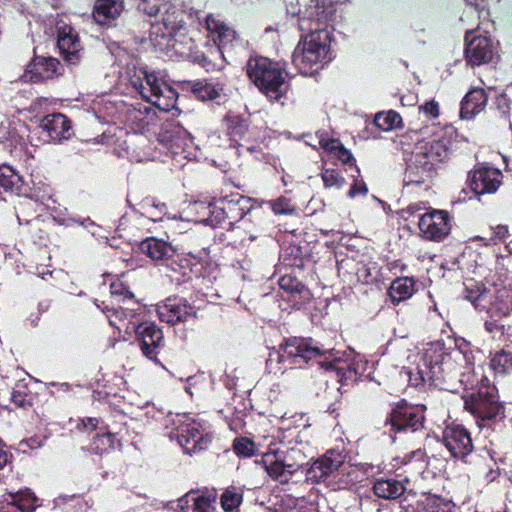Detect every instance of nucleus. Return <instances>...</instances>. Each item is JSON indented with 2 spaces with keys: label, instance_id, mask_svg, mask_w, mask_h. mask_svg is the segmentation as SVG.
<instances>
[{
  "label": "nucleus",
  "instance_id": "0e129e2a",
  "mask_svg": "<svg viewBox=\"0 0 512 512\" xmlns=\"http://www.w3.org/2000/svg\"><path fill=\"white\" fill-rule=\"evenodd\" d=\"M341 307V303L338 300L323 299L317 302V309L321 311V317L330 316L329 309H337Z\"/></svg>",
  "mask_w": 512,
  "mask_h": 512
},
{
  "label": "nucleus",
  "instance_id": "c03bdc74",
  "mask_svg": "<svg viewBox=\"0 0 512 512\" xmlns=\"http://www.w3.org/2000/svg\"><path fill=\"white\" fill-rule=\"evenodd\" d=\"M496 117L499 118L503 125L512 126L510 121L512 101L507 94H499L496 96L493 105L491 107Z\"/></svg>",
  "mask_w": 512,
  "mask_h": 512
},
{
  "label": "nucleus",
  "instance_id": "412c9836",
  "mask_svg": "<svg viewBox=\"0 0 512 512\" xmlns=\"http://www.w3.org/2000/svg\"><path fill=\"white\" fill-rule=\"evenodd\" d=\"M135 337L142 354L154 362H158L160 348L164 345L162 329L155 322H138L135 326Z\"/></svg>",
  "mask_w": 512,
  "mask_h": 512
},
{
  "label": "nucleus",
  "instance_id": "f257e3e1",
  "mask_svg": "<svg viewBox=\"0 0 512 512\" xmlns=\"http://www.w3.org/2000/svg\"><path fill=\"white\" fill-rule=\"evenodd\" d=\"M466 355L456 346L455 339L436 340L426 344L419 353L416 366L409 372V383L416 388L425 386L454 391L462 375Z\"/></svg>",
  "mask_w": 512,
  "mask_h": 512
},
{
  "label": "nucleus",
  "instance_id": "72a5a7b5",
  "mask_svg": "<svg viewBox=\"0 0 512 512\" xmlns=\"http://www.w3.org/2000/svg\"><path fill=\"white\" fill-rule=\"evenodd\" d=\"M102 433H97L90 444L92 452L98 455L109 454L122 448V442L117 432H111L108 425L101 427Z\"/></svg>",
  "mask_w": 512,
  "mask_h": 512
},
{
  "label": "nucleus",
  "instance_id": "393cba45",
  "mask_svg": "<svg viewBox=\"0 0 512 512\" xmlns=\"http://www.w3.org/2000/svg\"><path fill=\"white\" fill-rule=\"evenodd\" d=\"M206 29L211 34L214 44L217 46L218 52L226 61L225 54H231L234 43L237 41V34L234 29L226 25L223 21L215 18L212 14L206 17Z\"/></svg>",
  "mask_w": 512,
  "mask_h": 512
},
{
  "label": "nucleus",
  "instance_id": "20e7f679",
  "mask_svg": "<svg viewBox=\"0 0 512 512\" xmlns=\"http://www.w3.org/2000/svg\"><path fill=\"white\" fill-rule=\"evenodd\" d=\"M244 69L249 81L271 103L279 102L286 96L288 88L286 62L256 55L247 60Z\"/></svg>",
  "mask_w": 512,
  "mask_h": 512
},
{
  "label": "nucleus",
  "instance_id": "5701e85b",
  "mask_svg": "<svg viewBox=\"0 0 512 512\" xmlns=\"http://www.w3.org/2000/svg\"><path fill=\"white\" fill-rule=\"evenodd\" d=\"M208 255L209 250L203 247L197 253L188 252L187 254L177 255V259L172 261V270L182 275V279H176L177 283H188L193 278L199 279L203 275L205 261L202 255Z\"/></svg>",
  "mask_w": 512,
  "mask_h": 512
},
{
  "label": "nucleus",
  "instance_id": "09e8293b",
  "mask_svg": "<svg viewBox=\"0 0 512 512\" xmlns=\"http://www.w3.org/2000/svg\"><path fill=\"white\" fill-rule=\"evenodd\" d=\"M374 124L382 131H391L402 125V117L396 111L379 112L374 117Z\"/></svg>",
  "mask_w": 512,
  "mask_h": 512
},
{
  "label": "nucleus",
  "instance_id": "680f3d73",
  "mask_svg": "<svg viewBox=\"0 0 512 512\" xmlns=\"http://www.w3.org/2000/svg\"><path fill=\"white\" fill-rule=\"evenodd\" d=\"M141 72H147V68H135L132 74H130V83L140 95L146 93Z\"/></svg>",
  "mask_w": 512,
  "mask_h": 512
},
{
  "label": "nucleus",
  "instance_id": "ea45409f",
  "mask_svg": "<svg viewBox=\"0 0 512 512\" xmlns=\"http://www.w3.org/2000/svg\"><path fill=\"white\" fill-rule=\"evenodd\" d=\"M244 490L238 486H228L220 495V506L224 512H234L243 502Z\"/></svg>",
  "mask_w": 512,
  "mask_h": 512
},
{
  "label": "nucleus",
  "instance_id": "f704fd0d",
  "mask_svg": "<svg viewBox=\"0 0 512 512\" xmlns=\"http://www.w3.org/2000/svg\"><path fill=\"white\" fill-rule=\"evenodd\" d=\"M123 10L122 0H97L93 7V18L100 25L117 19Z\"/></svg>",
  "mask_w": 512,
  "mask_h": 512
},
{
  "label": "nucleus",
  "instance_id": "473e14b6",
  "mask_svg": "<svg viewBox=\"0 0 512 512\" xmlns=\"http://www.w3.org/2000/svg\"><path fill=\"white\" fill-rule=\"evenodd\" d=\"M417 291V280L413 276H402L394 279L389 288L388 295L395 305L410 299Z\"/></svg>",
  "mask_w": 512,
  "mask_h": 512
},
{
  "label": "nucleus",
  "instance_id": "6e6d98bb",
  "mask_svg": "<svg viewBox=\"0 0 512 512\" xmlns=\"http://www.w3.org/2000/svg\"><path fill=\"white\" fill-rule=\"evenodd\" d=\"M261 144L262 142H260L258 139H254L252 136L251 138L248 139L247 142L243 143L240 146V152L238 153L239 155H241L244 151H246L258 161L265 160L266 156Z\"/></svg>",
  "mask_w": 512,
  "mask_h": 512
},
{
  "label": "nucleus",
  "instance_id": "6e6552de",
  "mask_svg": "<svg viewBox=\"0 0 512 512\" xmlns=\"http://www.w3.org/2000/svg\"><path fill=\"white\" fill-rule=\"evenodd\" d=\"M261 463L267 474L280 484L289 483L292 475L307 465L304 452L298 447L287 451H268L262 455Z\"/></svg>",
  "mask_w": 512,
  "mask_h": 512
},
{
  "label": "nucleus",
  "instance_id": "c756f323",
  "mask_svg": "<svg viewBox=\"0 0 512 512\" xmlns=\"http://www.w3.org/2000/svg\"><path fill=\"white\" fill-rule=\"evenodd\" d=\"M488 101V95L483 88L475 87L470 89L461 101V119L471 120L482 112Z\"/></svg>",
  "mask_w": 512,
  "mask_h": 512
},
{
  "label": "nucleus",
  "instance_id": "bb28decb",
  "mask_svg": "<svg viewBox=\"0 0 512 512\" xmlns=\"http://www.w3.org/2000/svg\"><path fill=\"white\" fill-rule=\"evenodd\" d=\"M40 127L47 133L49 140L55 143L68 140L74 134L70 119L62 113L46 115Z\"/></svg>",
  "mask_w": 512,
  "mask_h": 512
},
{
  "label": "nucleus",
  "instance_id": "9d476101",
  "mask_svg": "<svg viewBox=\"0 0 512 512\" xmlns=\"http://www.w3.org/2000/svg\"><path fill=\"white\" fill-rule=\"evenodd\" d=\"M440 442L447 449L452 459L464 464L472 463L471 458L476 449L472 433L464 424L456 421L447 424L442 431Z\"/></svg>",
  "mask_w": 512,
  "mask_h": 512
},
{
  "label": "nucleus",
  "instance_id": "a211bd4d",
  "mask_svg": "<svg viewBox=\"0 0 512 512\" xmlns=\"http://www.w3.org/2000/svg\"><path fill=\"white\" fill-rule=\"evenodd\" d=\"M176 431L177 441L188 455L207 450L213 440V435L195 420L180 425Z\"/></svg>",
  "mask_w": 512,
  "mask_h": 512
},
{
  "label": "nucleus",
  "instance_id": "79ce46f5",
  "mask_svg": "<svg viewBox=\"0 0 512 512\" xmlns=\"http://www.w3.org/2000/svg\"><path fill=\"white\" fill-rule=\"evenodd\" d=\"M177 97V91L165 82L161 86L160 91L156 93V97L152 100L151 104L159 110L169 112L175 107Z\"/></svg>",
  "mask_w": 512,
  "mask_h": 512
},
{
  "label": "nucleus",
  "instance_id": "603ef678",
  "mask_svg": "<svg viewBox=\"0 0 512 512\" xmlns=\"http://www.w3.org/2000/svg\"><path fill=\"white\" fill-rule=\"evenodd\" d=\"M263 204L269 206L275 215H292L296 212V207L290 198L280 196L274 200L263 201Z\"/></svg>",
  "mask_w": 512,
  "mask_h": 512
},
{
  "label": "nucleus",
  "instance_id": "a878e982",
  "mask_svg": "<svg viewBox=\"0 0 512 512\" xmlns=\"http://www.w3.org/2000/svg\"><path fill=\"white\" fill-rule=\"evenodd\" d=\"M215 489L191 490L178 500L181 512H215Z\"/></svg>",
  "mask_w": 512,
  "mask_h": 512
},
{
  "label": "nucleus",
  "instance_id": "37998d69",
  "mask_svg": "<svg viewBox=\"0 0 512 512\" xmlns=\"http://www.w3.org/2000/svg\"><path fill=\"white\" fill-rule=\"evenodd\" d=\"M489 366L495 374L505 375L510 373L512 371V351L501 349L491 354Z\"/></svg>",
  "mask_w": 512,
  "mask_h": 512
},
{
  "label": "nucleus",
  "instance_id": "9b49d317",
  "mask_svg": "<svg viewBox=\"0 0 512 512\" xmlns=\"http://www.w3.org/2000/svg\"><path fill=\"white\" fill-rule=\"evenodd\" d=\"M164 13L161 22L151 25L150 41L155 48L164 50L171 46V40L180 31L184 24V11L172 3L163 4ZM175 46V44H172Z\"/></svg>",
  "mask_w": 512,
  "mask_h": 512
},
{
  "label": "nucleus",
  "instance_id": "aec40b11",
  "mask_svg": "<svg viewBox=\"0 0 512 512\" xmlns=\"http://www.w3.org/2000/svg\"><path fill=\"white\" fill-rule=\"evenodd\" d=\"M223 133L231 148L240 152V146L253 136L250 119L242 114L228 111L221 121Z\"/></svg>",
  "mask_w": 512,
  "mask_h": 512
},
{
  "label": "nucleus",
  "instance_id": "4c0bfd02",
  "mask_svg": "<svg viewBox=\"0 0 512 512\" xmlns=\"http://www.w3.org/2000/svg\"><path fill=\"white\" fill-rule=\"evenodd\" d=\"M304 17L315 22V28H321L322 24H326L333 14V8L331 4L327 3V0H309V3L305 6Z\"/></svg>",
  "mask_w": 512,
  "mask_h": 512
},
{
  "label": "nucleus",
  "instance_id": "e433bc0d",
  "mask_svg": "<svg viewBox=\"0 0 512 512\" xmlns=\"http://www.w3.org/2000/svg\"><path fill=\"white\" fill-rule=\"evenodd\" d=\"M280 260L286 268L303 270L308 261L307 245L290 243L283 248Z\"/></svg>",
  "mask_w": 512,
  "mask_h": 512
},
{
  "label": "nucleus",
  "instance_id": "e2e57ef3",
  "mask_svg": "<svg viewBox=\"0 0 512 512\" xmlns=\"http://www.w3.org/2000/svg\"><path fill=\"white\" fill-rule=\"evenodd\" d=\"M63 503H68L70 501L76 502L78 508V512H86L91 506L88 501L85 500L84 496L81 494H73V495H63L60 497Z\"/></svg>",
  "mask_w": 512,
  "mask_h": 512
},
{
  "label": "nucleus",
  "instance_id": "cd10ccee",
  "mask_svg": "<svg viewBox=\"0 0 512 512\" xmlns=\"http://www.w3.org/2000/svg\"><path fill=\"white\" fill-rule=\"evenodd\" d=\"M57 46L63 59L72 65L79 61L81 42L73 27L65 25L58 29Z\"/></svg>",
  "mask_w": 512,
  "mask_h": 512
},
{
  "label": "nucleus",
  "instance_id": "a18cd8bd",
  "mask_svg": "<svg viewBox=\"0 0 512 512\" xmlns=\"http://www.w3.org/2000/svg\"><path fill=\"white\" fill-rule=\"evenodd\" d=\"M510 237V228L507 224H496L490 225L489 237L486 239L493 245L504 244L506 251L511 254L512 248L510 247V243L507 242Z\"/></svg>",
  "mask_w": 512,
  "mask_h": 512
},
{
  "label": "nucleus",
  "instance_id": "864d4df0",
  "mask_svg": "<svg viewBox=\"0 0 512 512\" xmlns=\"http://www.w3.org/2000/svg\"><path fill=\"white\" fill-rule=\"evenodd\" d=\"M321 178L325 188L341 189L346 184V180L340 172L332 168L322 169Z\"/></svg>",
  "mask_w": 512,
  "mask_h": 512
},
{
  "label": "nucleus",
  "instance_id": "c9c22d12",
  "mask_svg": "<svg viewBox=\"0 0 512 512\" xmlns=\"http://www.w3.org/2000/svg\"><path fill=\"white\" fill-rule=\"evenodd\" d=\"M10 400L15 408L27 410L38 402V394L32 391L27 382L20 380L11 388Z\"/></svg>",
  "mask_w": 512,
  "mask_h": 512
},
{
  "label": "nucleus",
  "instance_id": "f03ea898",
  "mask_svg": "<svg viewBox=\"0 0 512 512\" xmlns=\"http://www.w3.org/2000/svg\"><path fill=\"white\" fill-rule=\"evenodd\" d=\"M281 358L299 368L319 365L334 372L341 385H352L363 376L365 364L354 358H344V352L326 347L311 337H289L280 344Z\"/></svg>",
  "mask_w": 512,
  "mask_h": 512
},
{
  "label": "nucleus",
  "instance_id": "b1692460",
  "mask_svg": "<svg viewBox=\"0 0 512 512\" xmlns=\"http://www.w3.org/2000/svg\"><path fill=\"white\" fill-rule=\"evenodd\" d=\"M60 67V61L54 57L34 55L22 77L27 82L42 83L58 77L61 74Z\"/></svg>",
  "mask_w": 512,
  "mask_h": 512
},
{
  "label": "nucleus",
  "instance_id": "2f4dec72",
  "mask_svg": "<svg viewBox=\"0 0 512 512\" xmlns=\"http://www.w3.org/2000/svg\"><path fill=\"white\" fill-rule=\"evenodd\" d=\"M140 251L155 261H167L173 258L175 249L162 239L148 237L140 243Z\"/></svg>",
  "mask_w": 512,
  "mask_h": 512
},
{
  "label": "nucleus",
  "instance_id": "4be33fe9",
  "mask_svg": "<svg viewBox=\"0 0 512 512\" xmlns=\"http://www.w3.org/2000/svg\"><path fill=\"white\" fill-rule=\"evenodd\" d=\"M345 458L342 450H327L311 464L307 470V478L315 483L326 482L344 464Z\"/></svg>",
  "mask_w": 512,
  "mask_h": 512
},
{
  "label": "nucleus",
  "instance_id": "1a4fd4ad",
  "mask_svg": "<svg viewBox=\"0 0 512 512\" xmlns=\"http://www.w3.org/2000/svg\"><path fill=\"white\" fill-rule=\"evenodd\" d=\"M426 406L413 404L406 399L395 402L385 419L391 434H408L422 431L426 423Z\"/></svg>",
  "mask_w": 512,
  "mask_h": 512
},
{
  "label": "nucleus",
  "instance_id": "6ab92c4d",
  "mask_svg": "<svg viewBox=\"0 0 512 512\" xmlns=\"http://www.w3.org/2000/svg\"><path fill=\"white\" fill-rule=\"evenodd\" d=\"M467 183L476 196L494 194L503 183L500 169L479 164L468 172Z\"/></svg>",
  "mask_w": 512,
  "mask_h": 512
},
{
  "label": "nucleus",
  "instance_id": "58836bf2",
  "mask_svg": "<svg viewBox=\"0 0 512 512\" xmlns=\"http://www.w3.org/2000/svg\"><path fill=\"white\" fill-rule=\"evenodd\" d=\"M23 178L12 167L0 166V187L7 192L20 194L22 192Z\"/></svg>",
  "mask_w": 512,
  "mask_h": 512
},
{
  "label": "nucleus",
  "instance_id": "052dcab7",
  "mask_svg": "<svg viewBox=\"0 0 512 512\" xmlns=\"http://www.w3.org/2000/svg\"><path fill=\"white\" fill-rule=\"evenodd\" d=\"M419 111L428 119L433 120L438 118L440 114L439 103L432 99L426 101L424 104L419 106Z\"/></svg>",
  "mask_w": 512,
  "mask_h": 512
},
{
  "label": "nucleus",
  "instance_id": "49530a36",
  "mask_svg": "<svg viewBox=\"0 0 512 512\" xmlns=\"http://www.w3.org/2000/svg\"><path fill=\"white\" fill-rule=\"evenodd\" d=\"M358 280L363 284L372 285L380 281L381 278V267L377 262L370 261L366 264L361 265L356 272Z\"/></svg>",
  "mask_w": 512,
  "mask_h": 512
},
{
  "label": "nucleus",
  "instance_id": "338daca9",
  "mask_svg": "<svg viewBox=\"0 0 512 512\" xmlns=\"http://www.w3.org/2000/svg\"><path fill=\"white\" fill-rule=\"evenodd\" d=\"M100 419L96 417H86L80 420L77 428L84 431H94L98 428Z\"/></svg>",
  "mask_w": 512,
  "mask_h": 512
},
{
  "label": "nucleus",
  "instance_id": "a19ab883",
  "mask_svg": "<svg viewBox=\"0 0 512 512\" xmlns=\"http://www.w3.org/2000/svg\"><path fill=\"white\" fill-rule=\"evenodd\" d=\"M328 151L326 152L329 156H332L339 160L345 166H354L357 174H360L359 168L356 166V159L349 149H347L340 139L331 141L329 144L326 143Z\"/></svg>",
  "mask_w": 512,
  "mask_h": 512
},
{
  "label": "nucleus",
  "instance_id": "0eeeda50",
  "mask_svg": "<svg viewBox=\"0 0 512 512\" xmlns=\"http://www.w3.org/2000/svg\"><path fill=\"white\" fill-rule=\"evenodd\" d=\"M256 201L239 193L222 197L209 203L207 224L213 227L231 229L245 215L251 212Z\"/></svg>",
  "mask_w": 512,
  "mask_h": 512
},
{
  "label": "nucleus",
  "instance_id": "8fccbe9b",
  "mask_svg": "<svg viewBox=\"0 0 512 512\" xmlns=\"http://www.w3.org/2000/svg\"><path fill=\"white\" fill-rule=\"evenodd\" d=\"M142 78L144 79L145 92L141 94V97L148 102L156 97V93L160 91L161 86L165 83L162 79L158 78L155 72H141Z\"/></svg>",
  "mask_w": 512,
  "mask_h": 512
},
{
  "label": "nucleus",
  "instance_id": "f8f14e48",
  "mask_svg": "<svg viewBox=\"0 0 512 512\" xmlns=\"http://www.w3.org/2000/svg\"><path fill=\"white\" fill-rule=\"evenodd\" d=\"M210 304L204 307L192 305L186 298L179 295L167 297L165 300L148 307L150 312H146V319L156 313L159 320H187L188 318H204V312L212 308Z\"/></svg>",
  "mask_w": 512,
  "mask_h": 512
},
{
  "label": "nucleus",
  "instance_id": "3c124183",
  "mask_svg": "<svg viewBox=\"0 0 512 512\" xmlns=\"http://www.w3.org/2000/svg\"><path fill=\"white\" fill-rule=\"evenodd\" d=\"M232 448L234 453L240 458H250L256 454V443L244 436L236 437L233 440Z\"/></svg>",
  "mask_w": 512,
  "mask_h": 512
},
{
  "label": "nucleus",
  "instance_id": "dca6fc26",
  "mask_svg": "<svg viewBox=\"0 0 512 512\" xmlns=\"http://www.w3.org/2000/svg\"><path fill=\"white\" fill-rule=\"evenodd\" d=\"M418 227L425 240L442 242L451 232L452 218L446 210L431 209L420 215Z\"/></svg>",
  "mask_w": 512,
  "mask_h": 512
},
{
  "label": "nucleus",
  "instance_id": "13d9d810",
  "mask_svg": "<svg viewBox=\"0 0 512 512\" xmlns=\"http://www.w3.org/2000/svg\"><path fill=\"white\" fill-rule=\"evenodd\" d=\"M412 462L419 463L420 468L425 466L427 463V454L425 449L419 448L404 455L402 464L407 465Z\"/></svg>",
  "mask_w": 512,
  "mask_h": 512
},
{
  "label": "nucleus",
  "instance_id": "5fc2aeb1",
  "mask_svg": "<svg viewBox=\"0 0 512 512\" xmlns=\"http://www.w3.org/2000/svg\"><path fill=\"white\" fill-rule=\"evenodd\" d=\"M464 297L471 301L473 304H476L477 301L481 300L486 288L484 284L475 281L474 279H468L464 283Z\"/></svg>",
  "mask_w": 512,
  "mask_h": 512
},
{
  "label": "nucleus",
  "instance_id": "c85d7f7f",
  "mask_svg": "<svg viewBox=\"0 0 512 512\" xmlns=\"http://www.w3.org/2000/svg\"><path fill=\"white\" fill-rule=\"evenodd\" d=\"M419 494L424 499L416 501L414 506H408L404 512H452V502L433 492V489H421Z\"/></svg>",
  "mask_w": 512,
  "mask_h": 512
},
{
  "label": "nucleus",
  "instance_id": "4468645a",
  "mask_svg": "<svg viewBox=\"0 0 512 512\" xmlns=\"http://www.w3.org/2000/svg\"><path fill=\"white\" fill-rule=\"evenodd\" d=\"M178 87L183 93L201 102L219 103L228 97L226 81L220 78L183 80L178 83Z\"/></svg>",
  "mask_w": 512,
  "mask_h": 512
},
{
  "label": "nucleus",
  "instance_id": "f3484780",
  "mask_svg": "<svg viewBox=\"0 0 512 512\" xmlns=\"http://www.w3.org/2000/svg\"><path fill=\"white\" fill-rule=\"evenodd\" d=\"M494 46L490 37L476 35L474 29H469L464 36V58L472 68L488 64L493 60Z\"/></svg>",
  "mask_w": 512,
  "mask_h": 512
},
{
  "label": "nucleus",
  "instance_id": "bf43d9fd",
  "mask_svg": "<svg viewBox=\"0 0 512 512\" xmlns=\"http://www.w3.org/2000/svg\"><path fill=\"white\" fill-rule=\"evenodd\" d=\"M28 216H32V218L34 216H38L33 208V203L30 200H26L19 204L17 219L21 228L24 226L25 220H29Z\"/></svg>",
  "mask_w": 512,
  "mask_h": 512
},
{
  "label": "nucleus",
  "instance_id": "7ed1b4c3",
  "mask_svg": "<svg viewBox=\"0 0 512 512\" xmlns=\"http://www.w3.org/2000/svg\"><path fill=\"white\" fill-rule=\"evenodd\" d=\"M452 148V133L447 131L418 142L407 162L405 185L419 186L429 182L437 174V166L450 158Z\"/></svg>",
  "mask_w": 512,
  "mask_h": 512
},
{
  "label": "nucleus",
  "instance_id": "4d7b16f0",
  "mask_svg": "<svg viewBox=\"0 0 512 512\" xmlns=\"http://www.w3.org/2000/svg\"><path fill=\"white\" fill-rule=\"evenodd\" d=\"M164 3V0H139L137 9L150 17L156 16Z\"/></svg>",
  "mask_w": 512,
  "mask_h": 512
},
{
  "label": "nucleus",
  "instance_id": "2eb2a0df",
  "mask_svg": "<svg viewBox=\"0 0 512 512\" xmlns=\"http://www.w3.org/2000/svg\"><path fill=\"white\" fill-rule=\"evenodd\" d=\"M127 273L121 275H111L104 273V277H111L109 291L112 298L118 302H130L132 307H121L125 318H136V320H146V312L150 309L146 305H142L135 299V294L131 289L128 281L125 279Z\"/></svg>",
  "mask_w": 512,
  "mask_h": 512
},
{
  "label": "nucleus",
  "instance_id": "39448f33",
  "mask_svg": "<svg viewBox=\"0 0 512 512\" xmlns=\"http://www.w3.org/2000/svg\"><path fill=\"white\" fill-rule=\"evenodd\" d=\"M331 33L326 28H311V32L296 46L292 60L299 72L312 75L331 60Z\"/></svg>",
  "mask_w": 512,
  "mask_h": 512
},
{
  "label": "nucleus",
  "instance_id": "ddd939ff",
  "mask_svg": "<svg viewBox=\"0 0 512 512\" xmlns=\"http://www.w3.org/2000/svg\"><path fill=\"white\" fill-rule=\"evenodd\" d=\"M65 230L66 228L60 224L34 216L31 220H25L20 234L39 247H48L49 245L59 246L61 234Z\"/></svg>",
  "mask_w": 512,
  "mask_h": 512
},
{
  "label": "nucleus",
  "instance_id": "774afa93",
  "mask_svg": "<svg viewBox=\"0 0 512 512\" xmlns=\"http://www.w3.org/2000/svg\"><path fill=\"white\" fill-rule=\"evenodd\" d=\"M368 192L367 185L363 181L354 180L353 184L351 185L348 196L351 198H354L358 195H366Z\"/></svg>",
  "mask_w": 512,
  "mask_h": 512
},
{
  "label": "nucleus",
  "instance_id": "de8ad7c7",
  "mask_svg": "<svg viewBox=\"0 0 512 512\" xmlns=\"http://www.w3.org/2000/svg\"><path fill=\"white\" fill-rule=\"evenodd\" d=\"M278 285L280 289L291 295L301 294L306 290L305 284L295 275L294 269L290 273L286 272L281 275Z\"/></svg>",
  "mask_w": 512,
  "mask_h": 512
},
{
  "label": "nucleus",
  "instance_id": "69168bd1",
  "mask_svg": "<svg viewBox=\"0 0 512 512\" xmlns=\"http://www.w3.org/2000/svg\"><path fill=\"white\" fill-rule=\"evenodd\" d=\"M245 417H246L245 412L240 411V412L235 413L229 422L230 429L235 432L242 430L246 425Z\"/></svg>",
  "mask_w": 512,
  "mask_h": 512
},
{
  "label": "nucleus",
  "instance_id": "423d86ee",
  "mask_svg": "<svg viewBox=\"0 0 512 512\" xmlns=\"http://www.w3.org/2000/svg\"><path fill=\"white\" fill-rule=\"evenodd\" d=\"M462 399L465 410L476 418L480 426H484L486 421H495L504 414L498 390L486 376H482L475 385L466 388Z\"/></svg>",
  "mask_w": 512,
  "mask_h": 512
},
{
  "label": "nucleus",
  "instance_id": "7c9ffc66",
  "mask_svg": "<svg viewBox=\"0 0 512 512\" xmlns=\"http://www.w3.org/2000/svg\"><path fill=\"white\" fill-rule=\"evenodd\" d=\"M406 490L405 484L395 478L379 477L373 481L372 485L374 495L384 500H396L400 498Z\"/></svg>",
  "mask_w": 512,
  "mask_h": 512
}]
</instances>
